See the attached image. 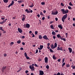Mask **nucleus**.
Here are the masks:
<instances>
[{"mask_svg":"<svg viewBox=\"0 0 75 75\" xmlns=\"http://www.w3.org/2000/svg\"><path fill=\"white\" fill-rule=\"evenodd\" d=\"M61 40H63L64 41H66V39H65V38H61Z\"/></svg>","mask_w":75,"mask_h":75,"instance_id":"72a5a7b5","label":"nucleus"},{"mask_svg":"<svg viewBox=\"0 0 75 75\" xmlns=\"http://www.w3.org/2000/svg\"><path fill=\"white\" fill-rule=\"evenodd\" d=\"M43 38H44V39L45 40H47V36H46V35H44V36H43V37H42Z\"/></svg>","mask_w":75,"mask_h":75,"instance_id":"a211bd4d","label":"nucleus"},{"mask_svg":"<svg viewBox=\"0 0 75 75\" xmlns=\"http://www.w3.org/2000/svg\"><path fill=\"white\" fill-rule=\"evenodd\" d=\"M38 34V32L37 31H35V35H37Z\"/></svg>","mask_w":75,"mask_h":75,"instance_id":"c03bdc74","label":"nucleus"},{"mask_svg":"<svg viewBox=\"0 0 75 75\" xmlns=\"http://www.w3.org/2000/svg\"><path fill=\"white\" fill-rule=\"evenodd\" d=\"M61 11H62V13L63 14H66L69 13V11L68 10L66 9V10H65L64 9H61Z\"/></svg>","mask_w":75,"mask_h":75,"instance_id":"f257e3e1","label":"nucleus"},{"mask_svg":"<svg viewBox=\"0 0 75 75\" xmlns=\"http://www.w3.org/2000/svg\"><path fill=\"white\" fill-rule=\"evenodd\" d=\"M58 27H59V28H60V29H62V25H58Z\"/></svg>","mask_w":75,"mask_h":75,"instance_id":"6ab92c4d","label":"nucleus"},{"mask_svg":"<svg viewBox=\"0 0 75 75\" xmlns=\"http://www.w3.org/2000/svg\"><path fill=\"white\" fill-rule=\"evenodd\" d=\"M0 30H1L3 32V34H5L6 33V31H4V30L3 29L2 27H0Z\"/></svg>","mask_w":75,"mask_h":75,"instance_id":"ddd939ff","label":"nucleus"},{"mask_svg":"<svg viewBox=\"0 0 75 75\" xmlns=\"http://www.w3.org/2000/svg\"><path fill=\"white\" fill-rule=\"evenodd\" d=\"M50 28H51V29H54V27H53V25H51L50 26Z\"/></svg>","mask_w":75,"mask_h":75,"instance_id":"c85d7f7f","label":"nucleus"},{"mask_svg":"<svg viewBox=\"0 0 75 75\" xmlns=\"http://www.w3.org/2000/svg\"><path fill=\"white\" fill-rule=\"evenodd\" d=\"M37 16L38 17H39V18L40 17V15L39 14H38L37 15Z\"/></svg>","mask_w":75,"mask_h":75,"instance_id":"09e8293b","label":"nucleus"},{"mask_svg":"<svg viewBox=\"0 0 75 75\" xmlns=\"http://www.w3.org/2000/svg\"><path fill=\"white\" fill-rule=\"evenodd\" d=\"M25 27L27 28H30V25H29V24L28 23L25 24Z\"/></svg>","mask_w":75,"mask_h":75,"instance_id":"4468645a","label":"nucleus"},{"mask_svg":"<svg viewBox=\"0 0 75 75\" xmlns=\"http://www.w3.org/2000/svg\"><path fill=\"white\" fill-rule=\"evenodd\" d=\"M70 67V65H69L68 64L67 65V68H68L69 67Z\"/></svg>","mask_w":75,"mask_h":75,"instance_id":"a18cd8bd","label":"nucleus"},{"mask_svg":"<svg viewBox=\"0 0 75 75\" xmlns=\"http://www.w3.org/2000/svg\"><path fill=\"white\" fill-rule=\"evenodd\" d=\"M14 43L13 42H11V45H13V44H14Z\"/></svg>","mask_w":75,"mask_h":75,"instance_id":"864d4df0","label":"nucleus"},{"mask_svg":"<svg viewBox=\"0 0 75 75\" xmlns=\"http://www.w3.org/2000/svg\"><path fill=\"white\" fill-rule=\"evenodd\" d=\"M45 63H47V57H45Z\"/></svg>","mask_w":75,"mask_h":75,"instance_id":"cd10ccee","label":"nucleus"},{"mask_svg":"<svg viewBox=\"0 0 75 75\" xmlns=\"http://www.w3.org/2000/svg\"><path fill=\"white\" fill-rule=\"evenodd\" d=\"M45 19V18L44 17H42V20H44V19Z\"/></svg>","mask_w":75,"mask_h":75,"instance_id":"052dcab7","label":"nucleus"},{"mask_svg":"<svg viewBox=\"0 0 75 75\" xmlns=\"http://www.w3.org/2000/svg\"><path fill=\"white\" fill-rule=\"evenodd\" d=\"M43 47H44V46L40 45V47H38V49L39 50H42Z\"/></svg>","mask_w":75,"mask_h":75,"instance_id":"9b49d317","label":"nucleus"},{"mask_svg":"<svg viewBox=\"0 0 75 75\" xmlns=\"http://www.w3.org/2000/svg\"><path fill=\"white\" fill-rule=\"evenodd\" d=\"M25 16L24 14L23 15V17H22V21H25Z\"/></svg>","mask_w":75,"mask_h":75,"instance_id":"f8f14e48","label":"nucleus"},{"mask_svg":"<svg viewBox=\"0 0 75 75\" xmlns=\"http://www.w3.org/2000/svg\"><path fill=\"white\" fill-rule=\"evenodd\" d=\"M57 61H58L59 62H60L61 61V59H59L57 60Z\"/></svg>","mask_w":75,"mask_h":75,"instance_id":"79ce46f5","label":"nucleus"},{"mask_svg":"<svg viewBox=\"0 0 75 75\" xmlns=\"http://www.w3.org/2000/svg\"><path fill=\"white\" fill-rule=\"evenodd\" d=\"M39 75H44V71H39Z\"/></svg>","mask_w":75,"mask_h":75,"instance_id":"9d476101","label":"nucleus"},{"mask_svg":"<svg viewBox=\"0 0 75 75\" xmlns=\"http://www.w3.org/2000/svg\"><path fill=\"white\" fill-rule=\"evenodd\" d=\"M21 50H23V47L21 48H20Z\"/></svg>","mask_w":75,"mask_h":75,"instance_id":"4d7b16f0","label":"nucleus"},{"mask_svg":"<svg viewBox=\"0 0 75 75\" xmlns=\"http://www.w3.org/2000/svg\"><path fill=\"white\" fill-rule=\"evenodd\" d=\"M22 2H23V1H22V0H20V1H18V4L22 3Z\"/></svg>","mask_w":75,"mask_h":75,"instance_id":"a878e982","label":"nucleus"},{"mask_svg":"<svg viewBox=\"0 0 75 75\" xmlns=\"http://www.w3.org/2000/svg\"><path fill=\"white\" fill-rule=\"evenodd\" d=\"M67 17V14H65V15H64L63 17H62V21L63 23L64 22V20L66 19V18Z\"/></svg>","mask_w":75,"mask_h":75,"instance_id":"f03ea898","label":"nucleus"},{"mask_svg":"<svg viewBox=\"0 0 75 75\" xmlns=\"http://www.w3.org/2000/svg\"><path fill=\"white\" fill-rule=\"evenodd\" d=\"M21 40H18V41H17V43H18V44H20V43H21Z\"/></svg>","mask_w":75,"mask_h":75,"instance_id":"7c9ffc66","label":"nucleus"},{"mask_svg":"<svg viewBox=\"0 0 75 75\" xmlns=\"http://www.w3.org/2000/svg\"><path fill=\"white\" fill-rule=\"evenodd\" d=\"M54 46H55V47H56V46H57V43L55 42V43H54Z\"/></svg>","mask_w":75,"mask_h":75,"instance_id":"58836bf2","label":"nucleus"},{"mask_svg":"<svg viewBox=\"0 0 75 75\" xmlns=\"http://www.w3.org/2000/svg\"><path fill=\"white\" fill-rule=\"evenodd\" d=\"M2 17H3L1 18V20H3L5 19V18H6V17L4 16H2Z\"/></svg>","mask_w":75,"mask_h":75,"instance_id":"b1692460","label":"nucleus"},{"mask_svg":"<svg viewBox=\"0 0 75 75\" xmlns=\"http://www.w3.org/2000/svg\"><path fill=\"white\" fill-rule=\"evenodd\" d=\"M58 14V11H56V12H54V11L52 12V14L53 15H57Z\"/></svg>","mask_w":75,"mask_h":75,"instance_id":"1a4fd4ad","label":"nucleus"},{"mask_svg":"<svg viewBox=\"0 0 75 75\" xmlns=\"http://www.w3.org/2000/svg\"><path fill=\"white\" fill-rule=\"evenodd\" d=\"M24 56H25V58H26V59H30V58H29L28 56H27V54H26V53L25 52L24 53Z\"/></svg>","mask_w":75,"mask_h":75,"instance_id":"6e6552de","label":"nucleus"},{"mask_svg":"<svg viewBox=\"0 0 75 75\" xmlns=\"http://www.w3.org/2000/svg\"><path fill=\"white\" fill-rule=\"evenodd\" d=\"M28 70L25 71V74L28 73Z\"/></svg>","mask_w":75,"mask_h":75,"instance_id":"49530a36","label":"nucleus"},{"mask_svg":"<svg viewBox=\"0 0 75 75\" xmlns=\"http://www.w3.org/2000/svg\"><path fill=\"white\" fill-rule=\"evenodd\" d=\"M65 35L66 36V38H67V36L68 35V33H65Z\"/></svg>","mask_w":75,"mask_h":75,"instance_id":"a19ab883","label":"nucleus"},{"mask_svg":"<svg viewBox=\"0 0 75 75\" xmlns=\"http://www.w3.org/2000/svg\"><path fill=\"white\" fill-rule=\"evenodd\" d=\"M49 51H50L51 52H54V51H53L52 49H49Z\"/></svg>","mask_w":75,"mask_h":75,"instance_id":"c756f323","label":"nucleus"},{"mask_svg":"<svg viewBox=\"0 0 75 75\" xmlns=\"http://www.w3.org/2000/svg\"><path fill=\"white\" fill-rule=\"evenodd\" d=\"M57 75H64V74L63 73L60 74V73L58 72L57 73Z\"/></svg>","mask_w":75,"mask_h":75,"instance_id":"aec40b11","label":"nucleus"},{"mask_svg":"<svg viewBox=\"0 0 75 75\" xmlns=\"http://www.w3.org/2000/svg\"><path fill=\"white\" fill-rule=\"evenodd\" d=\"M3 56L4 57H6L7 56V54H3Z\"/></svg>","mask_w":75,"mask_h":75,"instance_id":"de8ad7c7","label":"nucleus"},{"mask_svg":"<svg viewBox=\"0 0 75 75\" xmlns=\"http://www.w3.org/2000/svg\"><path fill=\"white\" fill-rule=\"evenodd\" d=\"M55 20H56V21H58V18H55Z\"/></svg>","mask_w":75,"mask_h":75,"instance_id":"5fc2aeb1","label":"nucleus"},{"mask_svg":"<svg viewBox=\"0 0 75 75\" xmlns=\"http://www.w3.org/2000/svg\"><path fill=\"white\" fill-rule=\"evenodd\" d=\"M42 38H43V37H42V36H41V35H39V39H42Z\"/></svg>","mask_w":75,"mask_h":75,"instance_id":"393cba45","label":"nucleus"},{"mask_svg":"<svg viewBox=\"0 0 75 75\" xmlns=\"http://www.w3.org/2000/svg\"><path fill=\"white\" fill-rule=\"evenodd\" d=\"M68 9H69V10L72 9L71 7V6H68Z\"/></svg>","mask_w":75,"mask_h":75,"instance_id":"c9c22d12","label":"nucleus"},{"mask_svg":"<svg viewBox=\"0 0 75 75\" xmlns=\"http://www.w3.org/2000/svg\"><path fill=\"white\" fill-rule=\"evenodd\" d=\"M52 35H56V33H55V32H54V30H52Z\"/></svg>","mask_w":75,"mask_h":75,"instance_id":"4be33fe9","label":"nucleus"},{"mask_svg":"<svg viewBox=\"0 0 75 75\" xmlns=\"http://www.w3.org/2000/svg\"><path fill=\"white\" fill-rule=\"evenodd\" d=\"M22 38H25V36H22Z\"/></svg>","mask_w":75,"mask_h":75,"instance_id":"bf43d9fd","label":"nucleus"},{"mask_svg":"<svg viewBox=\"0 0 75 75\" xmlns=\"http://www.w3.org/2000/svg\"><path fill=\"white\" fill-rule=\"evenodd\" d=\"M52 58H53V59L54 60H56V58L55 57V56L54 55H53V57H52Z\"/></svg>","mask_w":75,"mask_h":75,"instance_id":"e433bc0d","label":"nucleus"},{"mask_svg":"<svg viewBox=\"0 0 75 75\" xmlns=\"http://www.w3.org/2000/svg\"><path fill=\"white\" fill-rule=\"evenodd\" d=\"M72 67V69H75V66H73V67Z\"/></svg>","mask_w":75,"mask_h":75,"instance_id":"603ef678","label":"nucleus"},{"mask_svg":"<svg viewBox=\"0 0 75 75\" xmlns=\"http://www.w3.org/2000/svg\"><path fill=\"white\" fill-rule=\"evenodd\" d=\"M37 53H38V50L36 49V53H35V54H36Z\"/></svg>","mask_w":75,"mask_h":75,"instance_id":"8fccbe9b","label":"nucleus"},{"mask_svg":"<svg viewBox=\"0 0 75 75\" xmlns=\"http://www.w3.org/2000/svg\"><path fill=\"white\" fill-rule=\"evenodd\" d=\"M63 63V64H62V67H64V65H65V62H63V63Z\"/></svg>","mask_w":75,"mask_h":75,"instance_id":"f704fd0d","label":"nucleus"},{"mask_svg":"<svg viewBox=\"0 0 75 75\" xmlns=\"http://www.w3.org/2000/svg\"><path fill=\"white\" fill-rule=\"evenodd\" d=\"M13 4H14V1H11V3L10 4H9L8 6V8H9L10 7L12 6L13 5Z\"/></svg>","mask_w":75,"mask_h":75,"instance_id":"423d86ee","label":"nucleus"},{"mask_svg":"<svg viewBox=\"0 0 75 75\" xmlns=\"http://www.w3.org/2000/svg\"><path fill=\"white\" fill-rule=\"evenodd\" d=\"M6 21H2L1 22H0V24H3V23H5L4 22H6Z\"/></svg>","mask_w":75,"mask_h":75,"instance_id":"5701e85b","label":"nucleus"},{"mask_svg":"<svg viewBox=\"0 0 75 75\" xmlns=\"http://www.w3.org/2000/svg\"><path fill=\"white\" fill-rule=\"evenodd\" d=\"M35 37V36L33 34V36H32V38L34 37Z\"/></svg>","mask_w":75,"mask_h":75,"instance_id":"0e129e2a","label":"nucleus"},{"mask_svg":"<svg viewBox=\"0 0 75 75\" xmlns=\"http://www.w3.org/2000/svg\"><path fill=\"white\" fill-rule=\"evenodd\" d=\"M18 32L19 33H22V30H21V28H18Z\"/></svg>","mask_w":75,"mask_h":75,"instance_id":"2eb2a0df","label":"nucleus"},{"mask_svg":"<svg viewBox=\"0 0 75 75\" xmlns=\"http://www.w3.org/2000/svg\"><path fill=\"white\" fill-rule=\"evenodd\" d=\"M22 45H25V43H24V42H22Z\"/></svg>","mask_w":75,"mask_h":75,"instance_id":"13d9d810","label":"nucleus"},{"mask_svg":"<svg viewBox=\"0 0 75 75\" xmlns=\"http://www.w3.org/2000/svg\"><path fill=\"white\" fill-rule=\"evenodd\" d=\"M50 45V43H47V46H49Z\"/></svg>","mask_w":75,"mask_h":75,"instance_id":"6e6d98bb","label":"nucleus"},{"mask_svg":"<svg viewBox=\"0 0 75 75\" xmlns=\"http://www.w3.org/2000/svg\"><path fill=\"white\" fill-rule=\"evenodd\" d=\"M8 2V0H3V2H4L5 3Z\"/></svg>","mask_w":75,"mask_h":75,"instance_id":"2f4dec72","label":"nucleus"},{"mask_svg":"<svg viewBox=\"0 0 75 75\" xmlns=\"http://www.w3.org/2000/svg\"><path fill=\"white\" fill-rule=\"evenodd\" d=\"M35 65V64H32V65H30L29 66V68H30V69H31V71H34V67L33 66H34Z\"/></svg>","mask_w":75,"mask_h":75,"instance_id":"7ed1b4c3","label":"nucleus"},{"mask_svg":"<svg viewBox=\"0 0 75 75\" xmlns=\"http://www.w3.org/2000/svg\"><path fill=\"white\" fill-rule=\"evenodd\" d=\"M63 49V47H57V50L58 51H63V49Z\"/></svg>","mask_w":75,"mask_h":75,"instance_id":"39448f33","label":"nucleus"},{"mask_svg":"<svg viewBox=\"0 0 75 75\" xmlns=\"http://www.w3.org/2000/svg\"><path fill=\"white\" fill-rule=\"evenodd\" d=\"M32 33V32L31 31H29V34H30L31 33Z\"/></svg>","mask_w":75,"mask_h":75,"instance_id":"338daca9","label":"nucleus"},{"mask_svg":"<svg viewBox=\"0 0 75 75\" xmlns=\"http://www.w3.org/2000/svg\"><path fill=\"white\" fill-rule=\"evenodd\" d=\"M29 6L31 8L33 7V3H31V5Z\"/></svg>","mask_w":75,"mask_h":75,"instance_id":"412c9836","label":"nucleus"},{"mask_svg":"<svg viewBox=\"0 0 75 75\" xmlns=\"http://www.w3.org/2000/svg\"><path fill=\"white\" fill-rule=\"evenodd\" d=\"M40 15L41 16H43L44 15V14L42 13V12H41L40 13Z\"/></svg>","mask_w":75,"mask_h":75,"instance_id":"4c0bfd02","label":"nucleus"},{"mask_svg":"<svg viewBox=\"0 0 75 75\" xmlns=\"http://www.w3.org/2000/svg\"><path fill=\"white\" fill-rule=\"evenodd\" d=\"M41 4L42 5H44L45 4V3H44V2H41Z\"/></svg>","mask_w":75,"mask_h":75,"instance_id":"37998d69","label":"nucleus"},{"mask_svg":"<svg viewBox=\"0 0 75 75\" xmlns=\"http://www.w3.org/2000/svg\"><path fill=\"white\" fill-rule=\"evenodd\" d=\"M35 67H38V66L36 64H35V65H34Z\"/></svg>","mask_w":75,"mask_h":75,"instance_id":"680f3d73","label":"nucleus"},{"mask_svg":"<svg viewBox=\"0 0 75 75\" xmlns=\"http://www.w3.org/2000/svg\"><path fill=\"white\" fill-rule=\"evenodd\" d=\"M73 21H75V18H73Z\"/></svg>","mask_w":75,"mask_h":75,"instance_id":"69168bd1","label":"nucleus"},{"mask_svg":"<svg viewBox=\"0 0 75 75\" xmlns=\"http://www.w3.org/2000/svg\"><path fill=\"white\" fill-rule=\"evenodd\" d=\"M65 59V58H63V59H62V63H64V60Z\"/></svg>","mask_w":75,"mask_h":75,"instance_id":"ea45409f","label":"nucleus"},{"mask_svg":"<svg viewBox=\"0 0 75 75\" xmlns=\"http://www.w3.org/2000/svg\"><path fill=\"white\" fill-rule=\"evenodd\" d=\"M57 38H61V35L59 34L57 35Z\"/></svg>","mask_w":75,"mask_h":75,"instance_id":"bb28decb","label":"nucleus"},{"mask_svg":"<svg viewBox=\"0 0 75 75\" xmlns=\"http://www.w3.org/2000/svg\"><path fill=\"white\" fill-rule=\"evenodd\" d=\"M53 38L55 39L56 38V37L55 36H53Z\"/></svg>","mask_w":75,"mask_h":75,"instance_id":"e2e57ef3","label":"nucleus"},{"mask_svg":"<svg viewBox=\"0 0 75 75\" xmlns=\"http://www.w3.org/2000/svg\"><path fill=\"white\" fill-rule=\"evenodd\" d=\"M61 6H64V4H63V3H61Z\"/></svg>","mask_w":75,"mask_h":75,"instance_id":"3c124183","label":"nucleus"},{"mask_svg":"<svg viewBox=\"0 0 75 75\" xmlns=\"http://www.w3.org/2000/svg\"><path fill=\"white\" fill-rule=\"evenodd\" d=\"M73 25L74 27H75V24L74 23H73Z\"/></svg>","mask_w":75,"mask_h":75,"instance_id":"774afa93","label":"nucleus"},{"mask_svg":"<svg viewBox=\"0 0 75 75\" xmlns=\"http://www.w3.org/2000/svg\"><path fill=\"white\" fill-rule=\"evenodd\" d=\"M28 10L30 11H28ZM28 10V9H25V11L27 13H32L33 12V11H32V10H31L30 9H29Z\"/></svg>","mask_w":75,"mask_h":75,"instance_id":"20e7f679","label":"nucleus"},{"mask_svg":"<svg viewBox=\"0 0 75 75\" xmlns=\"http://www.w3.org/2000/svg\"><path fill=\"white\" fill-rule=\"evenodd\" d=\"M6 69V66L3 67L2 68V72H3L4 71V70Z\"/></svg>","mask_w":75,"mask_h":75,"instance_id":"dca6fc26","label":"nucleus"},{"mask_svg":"<svg viewBox=\"0 0 75 75\" xmlns=\"http://www.w3.org/2000/svg\"><path fill=\"white\" fill-rule=\"evenodd\" d=\"M68 49L69 52V53H71V52H72V49H71V48H69Z\"/></svg>","mask_w":75,"mask_h":75,"instance_id":"f3484780","label":"nucleus"},{"mask_svg":"<svg viewBox=\"0 0 75 75\" xmlns=\"http://www.w3.org/2000/svg\"><path fill=\"white\" fill-rule=\"evenodd\" d=\"M57 47V46L55 47V46H54V45L53 44H52V45H50L51 48H52V49H55Z\"/></svg>","mask_w":75,"mask_h":75,"instance_id":"0eeeda50","label":"nucleus"},{"mask_svg":"<svg viewBox=\"0 0 75 75\" xmlns=\"http://www.w3.org/2000/svg\"><path fill=\"white\" fill-rule=\"evenodd\" d=\"M69 6H73V4H71V2H69Z\"/></svg>","mask_w":75,"mask_h":75,"instance_id":"473e14b6","label":"nucleus"}]
</instances>
